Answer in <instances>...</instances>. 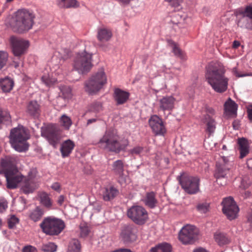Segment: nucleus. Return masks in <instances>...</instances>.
Returning <instances> with one entry per match:
<instances>
[{"label": "nucleus", "instance_id": "nucleus-59", "mask_svg": "<svg viewBox=\"0 0 252 252\" xmlns=\"http://www.w3.org/2000/svg\"><path fill=\"white\" fill-rule=\"evenodd\" d=\"M193 252H207V251L203 248H199L194 250Z\"/></svg>", "mask_w": 252, "mask_h": 252}, {"label": "nucleus", "instance_id": "nucleus-31", "mask_svg": "<svg viewBox=\"0 0 252 252\" xmlns=\"http://www.w3.org/2000/svg\"><path fill=\"white\" fill-rule=\"evenodd\" d=\"M59 122L60 126L65 130L69 129L72 125L71 119L66 114H63L61 116Z\"/></svg>", "mask_w": 252, "mask_h": 252}, {"label": "nucleus", "instance_id": "nucleus-35", "mask_svg": "<svg viewBox=\"0 0 252 252\" xmlns=\"http://www.w3.org/2000/svg\"><path fill=\"white\" fill-rule=\"evenodd\" d=\"M112 170L117 175L121 177L124 173V163L121 160H117L112 165Z\"/></svg>", "mask_w": 252, "mask_h": 252}, {"label": "nucleus", "instance_id": "nucleus-54", "mask_svg": "<svg viewBox=\"0 0 252 252\" xmlns=\"http://www.w3.org/2000/svg\"><path fill=\"white\" fill-rule=\"evenodd\" d=\"M23 252H36V250L34 247L30 246L25 247Z\"/></svg>", "mask_w": 252, "mask_h": 252}, {"label": "nucleus", "instance_id": "nucleus-64", "mask_svg": "<svg viewBox=\"0 0 252 252\" xmlns=\"http://www.w3.org/2000/svg\"><path fill=\"white\" fill-rule=\"evenodd\" d=\"M222 149H223V150H226V146H225V145H223V146H222Z\"/></svg>", "mask_w": 252, "mask_h": 252}, {"label": "nucleus", "instance_id": "nucleus-33", "mask_svg": "<svg viewBox=\"0 0 252 252\" xmlns=\"http://www.w3.org/2000/svg\"><path fill=\"white\" fill-rule=\"evenodd\" d=\"M43 215V211L40 208L36 207L30 212L29 217L31 220L36 222L41 220Z\"/></svg>", "mask_w": 252, "mask_h": 252}, {"label": "nucleus", "instance_id": "nucleus-46", "mask_svg": "<svg viewBox=\"0 0 252 252\" xmlns=\"http://www.w3.org/2000/svg\"><path fill=\"white\" fill-rule=\"evenodd\" d=\"M10 118V115L7 111H2L0 108V124L4 121H9Z\"/></svg>", "mask_w": 252, "mask_h": 252}, {"label": "nucleus", "instance_id": "nucleus-41", "mask_svg": "<svg viewBox=\"0 0 252 252\" xmlns=\"http://www.w3.org/2000/svg\"><path fill=\"white\" fill-rule=\"evenodd\" d=\"M63 97L65 99H69L72 97V94L70 87L68 86H63L61 89Z\"/></svg>", "mask_w": 252, "mask_h": 252}, {"label": "nucleus", "instance_id": "nucleus-36", "mask_svg": "<svg viewBox=\"0 0 252 252\" xmlns=\"http://www.w3.org/2000/svg\"><path fill=\"white\" fill-rule=\"evenodd\" d=\"M171 246L170 244L163 243L158 245L151 250V252H171Z\"/></svg>", "mask_w": 252, "mask_h": 252}, {"label": "nucleus", "instance_id": "nucleus-38", "mask_svg": "<svg viewBox=\"0 0 252 252\" xmlns=\"http://www.w3.org/2000/svg\"><path fill=\"white\" fill-rule=\"evenodd\" d=\"M41 80L42 82L47 87H50L57 82V79L51 77L48 74L43 75Z\"/></svg>", "mask_w": 252, "mask_h": 252}, {"label": "nucleus", "instance_id": "nucleus-62", "mask_svg": "<svg viewBox=\"0 0 252 252\" xmlns=\"http://www.w3.org/2000/svg\"><path fill=\"white\" fill-rule=\"evenodd\" d=\"M53 71L55 72V73L56 74H59L60 73V71L56 70V68L54 70H53Z\"/></svg>", "mask_w": 252, "mask_h": 252}, {"label": "nucleus", "instance_id": "nucleus-4", "mask_svg": "<svg viewBox=\"0 0 252 252\" xmlns=\"http://www.w3.org/2000/svg\"><path fill=\"white\" fill-rule=\"evenodd\" d=\"M12 147L19 152H25L29 148L27 140L29 138L27 129L21 125L12 129L9 135Z\"/></svg>", "mask_w": 252, "mask_h": 252}, {"label": "nucleus", "instance_id": "nucleus-18", "mask_svg": "<svg viewBox=\"0 0 252 252\" xmlns=\"http://www.w3.org/2000/svg\"><path fill=\"white\" fill-rule=\"evenodd\" d=\"M137 230L132 225L124 226L121 231V237L126 243L132 242L136 240Z\"/></svg>", "mask_w": 252, "mask_h": 252}, {"label": "nucleus", "instance_id": "nucleus-42", "mask_svg": "<svg viewBox=\"0 0 252 252\" xmlns=\"http://www.w3.org/2000/svg\"><path fill=\"white\" fill-rule=\"evenodd\" d=\"M57 246L54 243L49 242L43 245L42 250L45 252H55Z\"/></svg>", "mask_w": 252, "mask_h": 252}, {"label": "nucleus", "instance_id": "nucleus-19", "mask_svg": "<svg viewBox=\"0 0 252 252\" xmlns=\"http://www.w3.org/2000/svg\"><path fill=\"white\" fill-rule=\"evenodd\" d=\"M41 135L46 138L53 146H55L59 141V136L57 133L48 128H42Z\"/></svg>", "mask_w": 252, "mask_h": 252}, {"label": "nucleus", "instance_id": "nucleus-12", "mask_svg": "<svg viewBox=\"0 0 252 252\" xmlns=\"http://www.w3.org/2000/svg\"><path fill=\"white\" fill-rule=\"evenodd\" d=\"M128 218L138 224H144L148 218L145 209L141 206H133L127 212Z\"/></svg>", "mask_w": 252, "mask_h": 252}, {"label": "nucleus", "instance_id": "nucleus-40", "mask_svg": "<svg viewBox=\"0 0 252 252\" xmlns=\"http://www.w3.org/2000/svg\"><path fill=\"white\" fill-rule=\"evenodd\" d=\"M168 45L172 48V52L176 56L183 58V55L182 51L177 46L176 44L172 41H168Z\"/></svg>", "mask_w": 252, "mask_h": 252}, {"label": "nucleus", "instance_id": "nucleus-25", "mask_svg": "<svg viewBox=\"0 0 252 252\" xmlns=\"http://www.w3.org/2000/svg\"><path fill=\"white\" fill-rule=\"evenodd\" d=\"M238 144L239 146L240 153V158H243L246 157L250 152V148L247 140L244 138L238 139Z\"/></svg>", "mask_w": 252, "mask_h": 252}, {"label": "nucleus", "instance_id": "nucleus-63", "mask_svg": "<svg viewBox=\"0 0 252 252\" xmlns=\"http://www.w3.org/2000/svg\"><path fill=\"white\" fill-rule=\"evenodd\" d=\"M208 142L207 140H205L204 141V145L206 147H207V144H208Z\"/></svg>", "mask_w": 252, "mask_h": 252}, {"label": "nucleus", "instance_id": "nucleus-29", "mask_svg": "<svg viewBox=\"0 0 252 252\" xmlns=\"http://www.w3.org/2000/svg\"><path fill=\"white\" fill-rule=\"evenodd\" d=\"M237 109V105L235 102L229 98L224 104L225 112L227 115H231L236 114Z\"/></svg>", "mask_w": 252, "mask_h": 252}, {"label": "nucleus", "instance_id": "nucleus-11", "mask_svg": "<svg viewBox=\"0 0 252 252\" xmlns=\"http://www.w3.org/2000/svg\"><path fill=\"white\" fill-rule=\"evenodd\" d=\"M9 41L13 55L18 57L25 54L30 45L28 40L15 36H11Z\"/></svg>", "mask_w": 252, "mask_h": 252}, {"label": "nucleus", "instance_id": "nucleus-17", "mask_svg": "<svg viewBox=\"0 0 252 252\" xmlns=\"http://www.w3.org/2000/svg\"><path fill=\"white\" fill-rule=\"evenodd\" d=\"M35 171L29 173L27 178L22 183L21 190L26 194L32 192L38 186L36 179L35 178Z\"/></svg>", "mask_w": 252, "mask_h": 252}, {"label": "nucleus", "instance_id": "nucleus-57", "mask_svg": "<svg viewBox=\"0 0 252 252\" xmlns=\"http://www.w3.org/2000/svg\"><path fill=\"white\" fill-rule=\"evenodd\" d=\"M98 120L97 118L90 119L87 121V125H89L92 123L96 122Z\"/></svg>", "mask_w": 252, "mask_h": 252}, {"label": "nucleus", "instance_id": "nucleus-34", "mask_svg": "<svg viewBox=\"0 0 252 252\" xmlns=\"http://www.w3.org/2000/svg\"><path fill=\"white\" fill-rule=\"evenodd\" d=\"M118 191L114 187L106 188L103 194L104 200L109 201L114 198L118 194Z\"/></svg>", "mask_w": 252, "mask_h": 252}, {"label": "nucleus", "instance_id": "nucleus-2", "mask_svg": "<svg viewBox=\"0 0 252 252\" xmlns=\"http://www.w3.org/2000/svg\"><path fill=\"white\" fill-rule=\"evenodd\" d=\"M34 13L26 9H19L14 14L9 22L12 30L18 33H24L32 29L34 24Z\"/></svg>", "mask_w": 252, "mask_h": 252}, {"label": "nucleus", "instance_id": "nucleus-10", "mask_svg": "<svg viewBox=\"0 0 252 252\" xmlns=\"http://www.w3.org/2000/svg\"><path fill=\"white\" fill-rule=\"evenodd\" d=\"M1 165L5 168L4 175L7 182V187L9 189L16 188L18 183L23 180V177L20 175L14 166L7 167L4 160L1 161Z\"/></svg>", "mask_w": 252, "mask_h": 252}, {"label": "nucleus", "instance_id": "nucleus-13", "mask_svg": "<svg viewBox=\"0 0 252 252\" xmlns=\"http://www.w3.org/2000/svg\"><path fill=\"white\" fill-rule=\"evenodd\" d=\"M198 230L194 226L187 225L184 226L179 234V239L184 244L191 243L197 237Z\"/></svg>", "mask_w": 252, "mask_h": 252}, {"label": "nucleus", "instance_id": "nucleus-20", "mask_svg": "<svg viewBox=\"0 0 252 252\" xmlns=\"http://www.w3.org/2000/svg\"><path fill=\"white\" fill-rule=\"evenodd\" d=\"M175 99L172 96H165L159 101L160 109L164 111H171L174 107Z\"/></svg>", "mask_w": 252, "mask_h": 252}, {"label": "nucleus", "instance_id": "nucleus-39", "mask_svg": "<svg viewBox=\"0 0 252 252\" xmlns=\"http://www.w3.org/2000/svg\"><path fill=\"white\" fill-rule=\"evenodd\" d=\"M40 203L47 208H50L52 206V202L49 195L45 192H43L40 196Z\"/></svg>", "mask_w": 252, "mask_h": 252}, {"label": "nucleus", "instance_id": "nucleus-22", "mask_svg": "<svg viewBox=\"0 0 252 252\" xmlns=\"http://www.w3.org/2000/svg\"><path fill=\"white\" fill-rule=\"evenodd\" d=\"M75 147L73 141L70 139L63 142L61 145L60 151L63 158L68 157L72 152Z\"/></svg>", "mask_w": 252, "mask_h": 252}, {"label": "nucleus", "instance_id": "nucleus-28", "mask_svg": "<svg viewBox=\"0 0 252 252\" xmlns=\"http://www.w3.org/2000/svg\"><path fill=\"white\" fill-rule=\"evenodd\" d=\"M14 82L8 77L0 79V89L4 92H9L13 88Z\"/></svg>", "mask_w": 252, "mask_h": 252}, {"label": "nucleus", "instance_id": "nucleus-30", "mask_svg": "<svg viewBox=\"0 0 252 252\" xmlns=\"http://www.w3.org/2000/svg\"><path fill=\"white\" fill-rule=\"evenodd\" d=\"M27 112L32 116L37 117L39 113V106L36 101H31L27 106Z\"/></svg>", "mask_w": 252, "mask_h": 252}, {"label": "nucleus", "instance_id": "nucleus-44", "mask_svg": "<svg viewBox=\"0 0 252 252\" xmlns=\"http://www.w3.org/2000/svg\"><path fill=\"white\" fill-rule=\"evenodd\" d=\"M101 110V104L99 102H95L91 104L89 108V111L96 113L100 112Z\"/></svg>", "mask_w": 252, "mask_h": 252}, {"label": "nucleus", "instance_id": "nucleus-5", "mask_svg": "<svg viewBox=\"0 0 252 252\" xmlns=\"http://www.w3.org/2000/svg\"><path fill=\"white\" fill-rule=\"evenodd\" d=\"M43 232L49 235H58L64 228L65 224L62 220L54 217L45 218L40 224Z\"/></svg>", "mask_w": 252, "mask_h": 252}, {"label": "nucleus", "instance_id": "nucleus-50", "mask_svg": "<svg viewBox=\"0 0 252 252\" xmlns=\"http://www.w3.org/2000/svg\"><path fill=\"white\" fill-rule=\"evenodd\" d=\"M232 72H233V73L236 76V77H245V76H252V73H249V74H240L237 68L236 67H234L232 69Z\"/></svg>", "mask_w": 252, "mask_h": 252}, {"label": "nucleus", "instance_id": "nucleus-56", "mask_svg": "<svg viewBox=\"0 0 252 252\" xmlns=\"http://www.w3.org/2000/svg\"><path fill=\"white\" fill-rule=\"evenodd\" d=\"M64 197L63 195H60L58 199V203L60 205H62L64 201Z\"/></svg>", "mask_w": 252, "mask_h": 252}, {"label": "nucleus", "instance_id": "nucleus-14", "mask_svg": "<svg viewBox=\"0 0 252 252\" xmlns=\"http://www.w3.org/2000/svg\"><path fill=\"white\" fill-rule=\"evenodd\" d=\"M237 25L242 28L252 30V6H247L240 12Z\"/></svg>", "mask_w": 252, "mask_h": 252}, {"label": "nucleus", "instance_id": "nucleus-48", "mask_svg": "<svg viewBox=\"0 0 252 252\" xmlns=\"http://www.w3.org/2000/svg\"><path fill=\"white\" fill-rule=\"evenodd\" d=\"M7 207L6 201L4 199H0V213L5 211Z\"/></svg>", "mask_w": 252, "mask_h": 252}, {"label": "nucleus", "instance_id": "nucleus-37", "mask_svg": "<svg viewBox=\"0 0 252 252\" xmlns=\"http://www.w3.org/2000/svg\"><path fill=\"white\" fill-rule=\"evenodd\" d=\"M81 245L78 240L76 239H71L68 244L67 252H80Z\"/></svg>", "mask_w": 252, "mask_h": 252}, {"label": "nucleus", "instance_id": "nucleus-32", "mask_svg": "<svg viewBox=\"0 0 252 252\" xmlns=\"http://www.w3.org/2000/svg\"><path fill=\"white\" fill-rule=\"evenodd\" d=\"M59 5L61 7L66 8H75L80 6V4L77 0H59Z\"/></svg>", "mask_w": 252, "mask_h": 252}, {"label": "nucleus", "instance_id": "nucleus-8", "mask_svg": "<svg viewBox=\"0 0 252 252\" xmlns=\"http://www.w3.org/2000/svg\"><path fill=\"white\" fill-rule=\"evenodd\" d=\"M217 168L214 174L217 183L223 186L226 184V176L229 172L231 163L228 158L222 156L217 163Z\"/></svg>", "mask_w": 252, "mask_h": 252}, {"label": "nucleus", "instance_id": "nucleus-49", "mask_svg": "<svg viewBox=\"0 0 252 252\" xmlns=\"http://www.w3.org/2000/svg\"><path fill=\"white\" fill-rule=\"evenodd\" d=\"M165 1L169 2L171 5L175 7H179L182 2V0H165Z\"/></svg>", "mask_w": 252, "mask_h": 252}, {"label": "nucleus", "instance_id": "nucleus-21", "mask_svg": "<svg viewBox=\"0 0 252 252\" xmlns=\"http://www.w3.org/2000/svg\"><path fill=\"white\" fill-rule=\"evenodd\" d=\"M129 94L120 89H116L114 90V98L117 104L118 105L125 103L128 99Z\"/></svg>", "mask_w": 252, "mask_h": 252}, {"label": "nucleus", "instance_id": "nucleus-7", "mask_svg": "<svg viewBox=\"0 0 252 252\" xmlns=\"http://www.w3.org/2000/svg\"><path fill=\"white\" fill-rule=\"evenodd\" d=\"M92 54L86 51L78 53L74 59L73 67L79 73L85 74L92 67Z\"/></svg>", "mask_w": 252, "mask_h": 252}, {"label": "nucleus", "instance_id": "nucleus-15", "mask_svg": "<svg viewBox=\"0 0 252 252\" xmlns=\"http://www.w3.org/2000/svg\"><path fill=\"white\" fill-rule=\"evenodd\" d=\"M221 203L223 205L222 212L227 218L230 220L235 219L239 209L233 198H225Z\"/></svg>", "mask_w": 252, "mask_h": 252}, {"label": "nucleus", "instance_id": "nucleus-26", "mask_svg": "<svg viewBox=\"0 0 252 252\" xmlns=\"http://www.w3.org/2000/svg\"><path fill=\"white\" fill-rule=\"evenodd\" d=\"M112 35L111 31L105 28H99L97 31V39L101 42L108 41Z\"/></svg>", "mask_w": 252, "mask_h": 252}, {"label": "nucleus", "instance_id": "nucleus-16", "mask_svg": "<svg viewBox=\"0 0 252 252\" xmlns=\"http://www.w3.org/2000/svg\"><path fill=\"white\" fill-rule=\"evenodd\" d=\"M148 122L152 131L155 135L164 136L166 133V129L165 124L162 119L158 115L151 116Z\"/></svg>", "mask_w": 252, "mask_h": 252}, {"label": "nucleus", "instance_id": "nucleus-6", "mask_svg": "<svg viewBox=\"0 0 252 252\" xmlns=\"http://www.w3.org/2000/svg\"><path fill=\"white\" fill-rule=\"evenodd\" d=\"M107 82V78L103 69L94 73L85 83V90L92 94L99 91Z\"/></svg>", "mask_w": 252, "mask_h": 252}, {"label": "nucleus", "instance_id": "nucleus-52", "mask_svg": "<svg viewBox=\"0 0 252 252\" xmlns=\"http://www.w3.org/2000/svg\"><path fill=\"white\" fill-rule=\"evenodd\" d=\"M80 230L82 237H86L89 233V229L87 227H81Z\"/></svg>", "mask_w": 252, "mask_h": 252}, {"label": "nucleus", "instance_id": "nucleus-24", "mask_svg": "<svg viewBox=\"0 0 252 252\" xmlns=\"http://www.w3.org/2000/svg\"><path fill=\"white\" fill-rule=\"evenodd\" d=\"M201 121L206 124V130L210 134L213 133L216 129V123L215 120L208 115H205L201 119Z\"/></svg>", "mask_w": 252, "mask_h": 252}, {"label": "nucleus", "instance_id": "nucleus-45", "mask_svg": "<svg viewBox=\"0 0 252 252\" xmlns=\"http://www.w3.org/2000/svg\"><path fill=\"white\" fill-rule=\"evenodd\" d=\"M19 219L15 215H11L8 220V227L10 228H14L19 222Z\"/></svg>", "mask_w": 252, "mask_h": 252}, {"label": "nucleus", "instance_id": "nucleus-47", "mask_svg": "<svg viewBox=\"0 0 252 252\" xmlns=\"http://www.w3.org/2000/svg\"><path fill=\"white\" fill-rule=\"evenodd\" d=\"M209 205L207 203L199 204L197 206V210L201 213H206L209 210Z\"/></svg>", "mask_w": 252, "mask_h": 252}, {"label": "nucleus", "instance_id": "nucleus-23", "mask_svg": "<svg viewBox=\"0 0 252 252\" xmlns=\"http://www.w3.org/2000/svg\"><path fill=\"white\" fill-rule=\"evenodd\" d=\"M144 204L150 208H154L158 204L156 193L154 191L147 192L143 199Z\"/></svg>", "mask_w": 252, "mask_h": 252}, {"label": "nucleus", "instance_id": "nucleus-43", "mask_svg": "<svg viewBox=\"0 0 252 252\" xmlns=\"http://www.w3.org/2000/svg\"><path fill=\"white\" fill-rule=\"evenodd\" d=\"M8 57V53L6 52L0 51V69L6 64Z\"/></svg>", "mask_w": 252, "mask_h": 252}, {"label": "nucleus", "instance_id": "nucleus-55", "mask_svg": "<svg viewBox=\"0 0 252 252\" xmlns=\"http://www.w3.org/2000/svg\"><path fill=\"white\" fill-rule=\"evenodd\" d=\"M205 109H206V115H208L209 116H210V115H215V110L213 108L210 107H206Z\"/></svg>", "mask_w": 252, "mask_h": 252}, {"label": "nucleus", "instance_id": "nucleus-60", "mask_svg": "<svg viewBox=\"0 0 252 252\" xmlns=\"http://www.w3.org/2000/svg\"><path fill=\"white\" fill-rule=\"evenodd\" d=\"M240 42L238 41H234L233 42V46L234 48H237L240 46Z\"/></svg>", "mask_w": 252, "mask_h": 252}, {"label": "nucleus", "instance_id": "nucleus-9", "mask_svg": "<svg viewBox=\"0 0 252 252\" xmlns=\"http://www.w3.org/2000/svg\"><path fill=\"white\" fill-rule=\"evenodd\" d=\"M178 180L184 190L189 194H195L199 190V179L197 177L183 173L178 177Z\"/></svg>", "mask_w": 252, "mask_h": 252}, {"label": "nucleus", "instance_id": "nucleus-61", "mask_svg": "<svg viewBox=\"0 0 252 252\" xmlns=\"http://www.w3.org/2000/svg\"><path fill=\"white\" fill-rule=\"evenodd\" d=\"M249 117L251 120H252V107L249 110Z\"/></svg>", "mask_w": 252, "mask_h": 252}, {"label": "nucleus", "instance_id": "nucleus-27", "mask_svg": "<svg viewBox=\"0 0 252 252\" xmlns=\"http://www.w3.org/2000/svg\"><path fill=\"white\" fill-rule=\"evenodd\" d=\"M214 236L215 241L220 246L227 245L230 242V238L223 233L217 232L214 234Z\"/></svg>", "mask_w": 252, "mask_h": 252}, {"label": "nucleus", "instance_id": "nucleus-51", "mask_svg": "<svg viewBox=\"0 0 252 252\" xmlns=\"http://www.w3.org/2000/svg\"><path fill=\"white\" fill-rule=\"evenodd\" d=\"M143 151V148L141 147H136L130 150V153L132 154L138 155L140 154Z\"/></svg>", "mask_w": 252, "mask_h": 252}, {"label": "nucleus", "instance_id": "nucleus-3", "mask_svg": "<svg viewBox=\"0 0 252 252\" xmlns=\"http://www.w3.org/2000/svg\"><path fill=\"white\" fill-rule=\"evenodd\" d=\"M223 68L214 67L209 65L205 74L208 84L216 92L221 93L226 91L228 79L224 75Z\"/></svg>", "mask_w": 252, "mask_h": 252}, {"label": "nucleus", "instance_id": "nucleus-58", "mask_svg": "<svg viewBox=\"0 0 252 252\" xmlns=\"http://www.w3.org/2000/svg\"><path fill=\"white\" fill-rule=\"evenodd\" d=\"M122 4L126 5L129 3L132 0H118Z\"/></svg>", "mask_w": 252, "mask_h": 252}, {"label": "nucleus", "instance_id": "nucleus-53", "mask_svg": "<svg viewBox=\"0 0 252 252\" xmlns=\"http://www.w3.org/2000/svg\"><path fill=\"white\" fill-rule=\"evenodd\" d=\"M51 188L54 189V190H56L58 192H60L61 190V185L58 182H55L54 183L52 186Z\"/></svg>", "mask_w": 252, "mask_h": 252}, {"label": "nucleus", "instance_id": "nucleus-1", "mask_svg": "<svg viewBox=\"0 0 252 252\" xmlns=\"http://www.w3.org/2000/svg\"><path fill=\"white\" fill-rule=\"evenodd\" d=\"M128 140L120 138L114 129H107L98 142L99 147L109 152L119 153L125 150L128 145Z\"/></svg>", "mask_w": 252, "mask_h": 252}]
</instances>
